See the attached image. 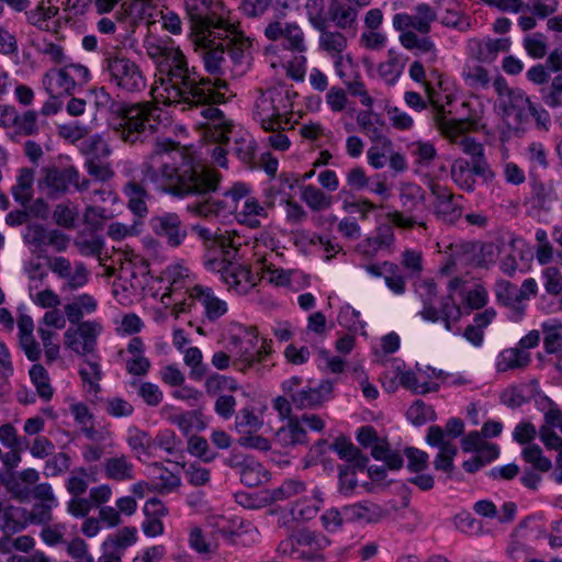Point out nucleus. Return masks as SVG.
Returning <instances> with one entry per match:
<instances>
[{
	"instance_id": "obj_1",
	"label": "nucleus",
	"mask_w": 562,
	"mask_h": 562,
	"mask_svg": "<svg viewBox=\"0 0 562 562\" xmlns=\"http://www.w3.org/2000/svg\"><path fill=\"white\" fill-rule=\"evenodd\" d=\"M156 22H148V33L143 46L146 55L156 65V79L151 86V95L157 103L184 104L189 108L203 106L201 115L206 139L217 143L211 150V156L218 166L226 168V150L221 144L226 143L232 133V123L223 112L215 106L224 95L221 89L226 83L218 79L202 78L190 68L188 60L178 46L169 37H160L155 33Z\"/></svg>"
},
{
	"instance_id": "obj_2",
	"label": "nucleus",
	"mask_w": 562,
	"mask_h": 562,
	"mask_svg": "<svg viewBox=\"0 0 562 562\" xmlns=\"http://www.w3.org/2000/svg\"><path fill=\"white\" fill-rule=\"evenodd\" d=\"M140 175L143 182L176 198L206 195L216 191L221 181L216 170L196 165L188 149L165 142H157L145 157Z\"/></svg>"
},
{
	"instance_id": "obj_3",
	"label": "nucleus",
	"mask_w": 562,
	"mask_h": 562,
	"mask_svg": "<svg viewBox=\"0 0 562 562\" xmlns=\"http://www.w3.org/2000/svg\"><path fill=\"white\" fill-rule=\"evenodd\" d=\"M222 340L224 349L215 351L211 357V363L216 370L233 368L245 374L256 369L259 376L265 374L267 367L263 363L272 353V341L263 338L258 346L257 327L231 323L222 335Z\"/></svg>"
},
{
	"instance_id": "obj_4",
	"label": "nucleus",
	"mask_w": 562,
	"mask_h": 562,
	"mask_svg": "<svg viewBox=\"0 0 562 562\" xmlns=\"http://www.w3.org/2000/svg\"><path fill=\"white\" fill-rule=\"evenodd\" d=\"M193 231L203 240L206 249L221 254L222 258L214 257L206 265L211 270L221 273L222 280L231 290L238 294H246L257 284V276L252 274L247 267L231 262L243 244V238L236 231L212 232L199 225L194 226Z\"/></svg>"
},
{
	"instance_id": "obj_5",
	"label": "nucleus",
	"mask_w": 562,
	"mask_h": 562,
	"mask_svg": "<svg viewBox=\"0 0 562 562\" xmlns=\"http://www.w3.org/2000/svg\"><path fill=\"white\" fill-rule=\"evenodd\" d=\"M434 120L442 137L450 144L458 146L465 155L477 158L473 167H471L473 176H481L486 181L494 179V171L490 168L488 164L482 159L484 153L482 144L468 135L469 132H475L480 128V112L474 111L465 119H450L443 115V113H438L435 115Z\"/></svg>"
},
{
	"instance_id": "obj_6",
	"label": "nucleus",
	"mask_w": 562,
	"mask_h": 562,
	"mask_svg": "<svg viewBox=\"0 0 562 562\" xmlns=\"http://www.w3.org/2000/svg\"><path fill=\"white\" fill-rule=\"evenodd\" d=\"M159 112L160 110L151 102L125 105L111 120L109 128L125 144H143L157 132Z\"/></svg>"
},
{
	"instance_id": "obj_7",
	"label": "nucleus",
	"mask_w": 562,
	"mask_h": 562,
	"mask_svg": "<svg viewBox=\"0 0 562 562\" xmlns=\"http://www.w3.org/2000/svg\"><path fill=\"white\" fill-rule=\"evenodd\" d=\"M296 93L280 86L259 90L254 103L252 117L265 131L282 128L290 123L293 112V97Z\"/></svg>"
},
{
	"instance_id": "obj_8",
	"label": "nucleus",
	"mask_w": 562,
	"mask_h": 562,
	"mask_svg": "<svg viewBox=\"0 0 562 562\" xmlns=\"http://www.w3.org/2000/svg\"><path fill=\"white\" fill-rule=\"evenodd\" d=\"M104 69L110 82L126 93H138L147 86L142 67L122 52L116 49L104 53Z\"/></svg>"
},
{
	"instance_id": "obj_9",
	"label": "nucleus",
	"mask_w": 562,
	"mask_h": 562,
	"mask_svg": "<svg viewBox=\"0 0 562 562\" xmlns=\"http://www.w3.org/2000/svg\"><path fill=\"white\" fill-rule=\"evenodd\" d=\"M398 199L402 211H393L386 214L391 224L398 228L412 229L415 226L427 228L423 214L427 212L426 192L419 186L406 182L400 186Z\"/></svg>"
},
{
	"instance_id": "obj_10",
	"label": "nucleus",
	"mask_w": 562,
	"mask_h": 562,
	"mask_svg": "<svg viewBox=\"0 0 562 562\" xmlns=\"http://www.w3.org/2000/svg\"><path fill=\"white\" fill-rule=\"evenodd\" d=\"M41 172L38 188L49 198H59L66 194L70 187L77 191H85L89 188L90 181L87 178H81L78 169L74 166L45 167Z\"/></svg>"
},
{
	"instance_id": "obj_11",
	"label": "nucleus",
	"mask_w": 562,
	"mask_h": 562,
	"mask_svg": "<svg viewBox=\"0 0 562 562\" xmlns=\"http://www.w3.org/2000/svg\"><path fill=\"white\" fill-rule=\"evenodd\" d=\"M90 79L89 69L80 64H67L52 68L43 76L42 83L49 95L71 94L76 86H82Z\"/></svg>"
},
{
	"instance_id": "obj_12",
	"label": "nucleus",
	"mask_w": 562,
	"mask_h": 562,
	"mask_svg": "<svg viewBox=\"0 0 562 562\" xmlns=\"http://www.w3.org/2000/svg\"><path fill=\"white\" fill-rule=\"evenodd\" d=\"M221 31L211 29L195 34V49L200 53L205 69L212 75L223 72L225 49L232 43L229 38H223Z\"/></svg>"
},
{
	"instance_id": "obj_13",
	"label": "nucleus",
	"mask_w": 562,
	"mask_h": 562,
	"mask_svg": "<svg viewBox=\"0 0 562 562\" xmlns=\"http://www.w3.org/2000/svg\"><path fill=\"white\" fill-rule=\"evenodd\" d=\"M188 300L189 301H183L175 305L173 313L176 315L201 307L203 310L204 317L209 322H215L224 316L228 311L227 303L217 297L213 290L207 286L194 285L189 290Z\"/></svg>"
},
{
	"instance_id": "obj_14",
	"label": "nucleus",
	"mask_w": 562,
	"mask_h": 562,
	"mask_svg": "<svg viewBox=\"0 0 562 562\" xmlns=\"http://www.w3.org/2000/svg\"><path fill=\"white\" fill-rule=\"evenodd\" d=\"M76 325L64 333L65 348L79 356L92 353L95 350L98 337L103 329L102 325L95 321H86Z\"/></svg>"
},
{
	"instance_id": "obj_15",
	"label": "nucleus",
	"mask_w": 562,
	"mask_h": 562,
	"mask_svg": "<svg viewBox=\"0 0 562 562\" xmlns=\"http://www.w3.org/2000/svg\"><path fill=\"white\" fill-rule=\"evenodd\" d=\"M186 10L193 22L195 34L200 31L223 30L232 31L231 22L222 16H216L210 11L211 0H184Z\"/></svg>"
},
{
	"instance_id": "obj_16",
	"label": "nucleus",
	"mask_w": 562,
	"mask_h": 562,
	"mask_svg": "<svg viewBox=\"0 0 562 562\" xmlns=\"http://www.w3.org/2000/svg\"><path fill=\"white\" fill-rule=\"evenodd\" d=\"M493 87L498 95L499 106L507 116L514 115L516 120L521 121L526 115L528 108H531V101L520 89L508 87L503 77H497Z\"/></svg>"
},
{
	"instance_id": "obj_17",
	"label": "nucleus",
	"mask_w": 562,
	"mask_h": 562,
	"mask_svg": "<svg viewBox=\"0 0 562 562\" xmlns=\"http://www.w3.org/2000/svg\"><path fill=\"white\" fill-rule=\"evenodd\" d=\"M149 226L154 234L164 238L170 247H179L187 238L188 232L180 216L173 212H165L153 216Z\"/></svg>"
},
{
	"instance_id": "obj_18",
	"label": "nucleus",
	"mask_w": 562,
	"mask_h": 562,
	"mask_svg": "<svg viewBox=\"0 0 562 562\" xmlns=\"http://www.w3.org/2000/svg\"><path fill=\"white\" fill-rule=\"evenodd\" d=\"M265 35L270 41L282 40V45L293 53L306 52L304 33L296 23L272 21L266 26Z\"/></svg>"
},
{
	"instance_id": "obj_19",
	"label": "nucleus",
	"mask_w": 562,
	"mask_h": 562,
	"mask_svg": "<svg viewBox=\"0 0 562 562\" xmlns=\"http://www.w3.org/2000/svg\"><path fill=\"white\" fill-rule=\"evenodd\" d=\"M47 268L58 278L66 280V288L76 290L87 284L89 271L85 263L77 262L72 267L71 262L61 256H47Z\"/></svg>"
},
{
	"instance_id": "obj_20",
	"label": "nucleus",
	"mask_w": 562,
	"mask_h": 562,
	"mask_svg": "<svg viewBox=\"0 0 562 562\" xmlns=\"http://www.w3.org/2000/svg\"><path fill=\"white\" fill-rule=\"evenodd\" d=\"M426 441L430 446L439 448L434 465L437 470L450 473L453 469V459L457 456V447L446 439L443 430L438 426L428 428Z\"/></svg>"
},
{
	"instance_id": "obj_21",
	"label": "nucleus",
	"mask_w": 562,
	"mask_h": 562,
	"mask_svg": "<svg viewBox=\"0 0 562 562\" xmlns=\"http://www.w3.org/2000/svg\"><path fill=\"white\" fill-rule=\"evenodd\" d=\"M227 464L231 468H239L240 481L246 486L256 487L270 480V473L254 458L245 457L238 461V457L233 456Z\"/></svg>"
},
{
	"instance_id": "obj_22",
	"label": "nucleus",
	"mask_w": 562,
	"mask_h": 562,
	"mask_svg": "<svg viewBox=\"0 0 562 562\" xmlns=\"http://www.w3.org/2000/svg\"><path fill=\"white\" fill-rule=\"evenodd\" d=\"M510 47L509 38H471L467 43V49L471 57L477 61H493L498 53L507 52Z\"/></svg>"
},
{
	"instance_id": "obj_23",
	"label": "nucleus",
	"mask_w": 562,
	"mask_h": 562,
	"mask_svg": "<svg viewBox=\"0 0 562 562\" xmlns=\"http://www.w3.org/2000/svg\"><path fill=\"white\" fill-rule=\"evenodd\" d=\"M293 542L294 552L310 560L319 558L321 552L330 543L324 535L306 529L296 532Z\"/></svg>"
},
{
	"instance_id": "obj_24",
	"label": "nucleus",
	"mask_w": 562,
	"mask_h": 562,
	"mask_svg": "<svg viewBox=\"0 0 562 562\" xmlns=\"http://www.w3.org/2000/svg\"><path fill=\"white\" fill-rule=\"evenodd\" d=\"M334 384L329 380L322 381L317 387H306L291 396L296 408H316L322 406L331 395Z\"/></svg>"
},
{
	"instance_id": "obj_25",
	"label": "nucleus",
	"mask_w": 562,
	"mask_h": 562,
	"mask_svg": "<svg viewBox=\"0 0 562 562\" xmlns=\"http://www.w3.org/2000/svg\"><path fill=\"white\" fill-rule=\"evenodd\" d=\"M40 473L34 469H25L11 475L4 486L18 501L26 502L32 497V487L38 482Z\"/></svg>"
},
{
	"instance_id": "obj_26",
	"label": "nucleus",
	"mask_w": 562,
	"mask_h": 562,
	"mask_svg": "<svg viewBox=\"0 0 562 562\" xmlns=\"http://www.w3.org/2000/svg\"><path fill=\"white\" fill-rule=\"evenodd\" d=\"M408 57L396 48H390L386 59L378 65L376 71L386 85L393 86L404 72Z\"/></svg>"
},
{
	"instance_id": "obj_27",
	"label": "nucleus",
	"mask_w": 562,
	"mask_h": 562,
	"mask_svg": "<svg viewBox=\"0 0 562 562\" xmlns=\"http://www.w3.org/2000/svg\"><path fill=\"white\" fill-rule=\"evenodd\" d=\"M401 45L413 50L416 56H424L426 61L435 64L438 59V49L435 42L429 36H419L414 32H404L400 34Z\"/></svg>"
},
{
	"instance_id": "obj_28",
	"label": "nucleus",
	"mask_w": 562,
	"mask_h": 562,
	"mask_svg": "<svg viewBox=\"0 0 562 562\" xmlns=\"http://www.w3.org/2000/svg\"><path fill=\"white\" fill-rule=\"evenodd\" d=\"M477 246L473 243L461 241L449 247L447 262L441 268V272L449 274L457 268H465L474 263Z\"/></svg>"
},
{
	"instance_id": "obj_29",
	"label": "nucleus",
	"mask_w": 562,
	"mask_h": 562,
	"mask_svg": "<svg viewBox=\"0 0 562 562\" xmlns=\"http://www.w3.org/2000/svg\"><path fill=\"white\" fill-rule=\"evenodd\" d=\"M19 342L25 356L31 361H37L42 356L40 344L34 337V322L29 315H21L18 318Z\"/></svg>"
},
{
	"instance_id": "obj_30",
	"label": "nucleus",
	"mask_w": 562,
	"mask_h": 562,
	"mask_svg": "<svg viewBox=\"0 0 562 562\" xmlns=\"http://www.w3.org/2000/svg\"><path fill=\"white\" fill-rule=\"evenodd\" d=\"M97 308L98 300L91 294L82 293L65 304L64 313L70 324H78L86 315L93 314Z\"/></svg>"
},
{
	"instance_id": "obj_31",
	"label": "nucleus",
	"mask_w": 562,
	"mask_h": 562,
	"mask_svg": "<svg viewBox=\"0 0 562 562\" xmlns=\"http://www.w3.org/2000/svg\"><path fill=\"white\" fill-rule=\"evenodd\" d=\"M531 361L530 353L519 348L502 350L495 359V370L504 373L512 370L525 369Z\"/></svg>"
},
{
	"instance_id": "obj_32",
	"label": "nucleus",
	"mask_w": 562,
	"mask_h": 562,
	"mask_svg": "<svg viewBox=\"0 0 562 562\" xmlns=\"http://www.w3.org/2000/svg\"><path fill=\"white\" fill-rule=\"evenodd\" d=\"M123 193L127 199V207L132 213L139 217L147 215V200L149 199V193L143 183L136 180H130L123 187Z\"/></svg>"
},
{
	"instance_id": "obj_33",
	"label": "nucleus",
	"mask_w": 562,
	"mask_h": 562,
	"mask_svg": "<svg viewBox=\"0 0 562 562\" xmlns=\"http://www.w3.org/2000/svg\"><path fill=\"white\" fill-rule=\"evenodd\" d=\"M431 192L436 198L435 211L438 216L447 222H453L460 216V207L449 190L439 184H432Z\"/></svg>"
},
{
	"instance_id": "obj_34",
	"label": "nucleus",
	"mask_w": 562,
	"mask_h": 562,
	"mask_svg": "<svg viewBox=\"0 0 562 562\" xmlns=\"http://www.w3.org/2000/svg\"><path fill=\"white\" fill-rule=\"evenodd\" d=\"M103 472L112 481H131L134 479V464L126 456L117 454L103 461Z\"/></svg>"
},
{
	"instance_id": "obj_35",
	"label": "nucleus",
	"mask_w": 562,
	"mask_h": 562,
	"mask_svg": "<svg viewBox=\"0 0 562 562\" xmlns=\"http://www.w3.org/2000/svg\"><path fill=\"white\" fill-rule=\"evenodd\" d=\"M495 295L498 302L514 311V319L519 321L525 313V305L521 304L519 291L516 285L506 280H499L495 284Z\"/></svg>"
},
{
	"instance_id": "obj_36",
	"label": "nucleus",
	"mask_w": 562,
	"mask_h": 562,
	"mask_svg": "<svg viewBox=\"0 0 562 562\" xmlns=\"http://www.w3.org/2000/svg\"><path fill=\"white\" fill-rule=\"evenodd\" d=\"M396 379H398L400 384L416 393V394H427L429 392H434L437 390L438 385L428 381L427 379H422V369H417V371H404L397 368Z\"/></svg>"
},
{
	"instance_id": "obj_37",
	"label": "nucleus",
	"mask_w": 562,
	"mask_h": 562,
	"mask_svg": "<svg viewBox=\"0 0 562 562\" xmlns=\"http://www.w3.org/2000/svg\"><path fill=\"white\" fill-rule=\"evenodd\" d=\"M276 440L284 447L301 445L306 441V431L299 417L290 418L288 423L276 432Z\"/></svg>"
},
{
	"instance_id": "obj_38",
	"label": "nucleus",
	"mask_w": 562,
	"mask_h": 562,
	"mask_svg": "<svg viewBox=\"0 0 562 562\" xmlns=\"http://www.w3.org/2000/svg\"><path fill=\"white\" fill-rule=\"evenodd\" d=\"M328 20L333 21L340 30L351 29L357 24L358 9L350 3L335 0Z\"/></svg>"
},
{
	"instance_id": "obj_39",
	"label": "nucleus",
	"mask_w": 562,
	"mask_h": 562,
	"mask_svg": "<svg viewBox=\"0 0 562 562\" xmlns=\"http://www.w3.org/2000/svg\"><path fill=\"white\" fill-rule=\"evenodd\" d=\"M321 495L322 494L318 488H313L311 491L310 497L304 496L293 505L292 515L296 519L301 520H310L314 518L319 510L321 504L323 503Z\"/></svg>"
},
{
	"instance_id": "obj_40",
	"label": "nucleus",
	"mask_w": 562,
	"mask_h": 562,
	"mask_svg": "<svg viewBox=\"0 0 562 562\" xmlns=\"http://www.w3.org/2000/svg\"><path fill=\"white\" fill-rule=\"evenodd\" d=\"M34 170L22 168L19 170L16 182L12 187V195L21 205H26L33 198Z\"/></svg>"
},
{
	"instance_id": "obj_41",
	"label": "nucleus",
	"mask_w": 562,
	"mask_h": 562,
	"mask_svg": "<svg viewBox=\"0 0 562 562\" xmlns=\"http://www.w3.org/2000/svg\"><path fill=\"white\" fill-rule=\"evenodd\" d=\"M462 450L465 452L483 453L487 461H493L498 456V448L483 439V435L477 431L470 432L462 439Z\"/></svg>"
},
{
	"instance_id": "obj_42",
	"label": "nucleus",
	"mask_w": 562,
	"mask_h": 562,
	"mask_svg": "<svg viewBox=\"0 0 562 562\" xmlns=\"http://www.w3.org/2000/svg\"><path fill=\"white\" fill-rule=\"evenodd\" d=\"M318 31L321 32L319 48L329 57L344 53L347 49L348 40L340 31H330L326 26Z\"/></svg>"
},
{
	"instance_id": "obj_43",
	"label": "nucleus",
	"mask_w": 562,
	"mask_h": 562,
	"mask_svg": "<svg viewBox=\"0 0 562 562\" xmlns=\"http://www.w3.org/2000/svg\"><path fill=\"white\" fill-rule=\"evenodd\" d=\"M259 217H267L265 207L251 193L244 201V210L238 211L237 221L251 228L260 226Z\"/></svg>"
},
{
	"instance_id": "obj_44",
	"label": "nucleus",
	"mask_w": 562,
	"mask_h": 562,
	"mask_svg": "<svg viewBox=\"0 0 562 562\" xmlns=\"http://www.w3.org/2000/svg\"><path fill=\"white\" fill-rule=\"evenodd\" d=\"M465 85L472 89H485L490 86V71L477 63H467L461 72Z\"/></svg>"
},
{
	"instance_id": "obj_45",
	"label": "nucleus",
	"mask_w": 562,
	"mask_h": 562,
	"mask_svg": "<svg viewBox=\"0 0 562 562\" xmlns=\"http://www.w3.org/2000/svg\"><path fill=\"white\" fill-rule=\"evenodd\" d=\"M331 448L340 459L349 463L348 465L358 467L360 470L366 468L368 458L362 456L360 450L345 438H338Z\"/></svg>"
},
{
	"instance_id": "obj_46",
	"label": "nucleus",
	"mask_w": 562,
	"mask_h": 562,
	"mask_svg": "<svg viewBox=\"0 0 562 562\" xmlns=\"http://www.w3.org/2000/svg\"><path fill=\"white\" fill-rule=\"evenodd\" d=\"M29 524L30 519L25 508L11 506L3 512V522L1 528L7 535L16 533L25 529Z\"/></svg>"
},
{
	"instance_id": "obj_47",
	"label": "nucleus",
	"mask_w": 562,
	"mask_h": 562,
	"mask_svg": "<svg viewBox=\"0 0 562 562\" xmlns=\"http://www.w3.org/2000/svg\"><path fill=\"white\" fill-rule=\"evenodd\" d=\"M250 194V188L244 182L234 183L228 190L223 193L220 200L221 207L224 214H233L237 206L241 203L243 198Z\"/></svg>"
},
{
	"instance_id": "obj_48",
	"label": "nucleus",
	"mask_w": 562,
	"mask_h": 562,
	"mask_svg": "<svg viewBox=\"0 0 562 562\" xmlns=\"http://www.w3.org/2000/svg\"><path fill=\"white\" fill-rule=\"evenodd\" d=\"M232 31H221L223 38H229L232 43L226 47L228 55L236 65H243L248 58V44L241 38L234 23L231 22Z\"/></svg>"
},
{
	"instance_id": "obj_49",
	"label": "nucleus",
	"mask_w": 562,
	"mask_h": 562,
	"mask_svg": "<svg viewBox=\"0 0 562 562\" xmlns=\"http://www.w3.org/2000/svg\"><path fill=\"white\" fill-rule=\"evenodd\" d=\"M126 441L132 452H134L138 459H140L142 456H153V442L148 432L131 427L127 430Z\"/></svg>"
},
{
	"instance_id": "obj_50",
	"label": "nucleus",
	"mask_w": 562,
	"mask_h": 562,
	"mask_svg": "<svg viewBox=\"0 0 562 562\" xmlns=\"http://www.w3.org/2000/svg\"><path fill=\"white\" fill-rule=\"evenodd\" d=\"M544 335L543 345L548 353H555L562 349V322L550 319L541 325Z\"/></svg>"
},
{
	"instance_id": "obj_51",
	"label": "nucleus",
	"mask_w": 562,
	"mask_h": 562,
	"mask_svg": "<svg viewBox=\"0 0 562 562\" xmlns=\"http://www.w3.org/2000/svg\"><path fill=\"white\" fill-rule=\"evenodd\" d=\"M344 515L350 519L375 522L383 518L382 509L374 504H355L344 508Z\"/></svg>"
},
{
	"instance_id": "obj_52",
	"label": "nucleus",
	"mask_w": 562,
	"mask_h": 562,
	"mask_svg": "<svg viewBox=\"0 0 562 562\" xmlns=\"http://www.w3.org/2000/svg\"><path fill=\"white\" fill-rule=\"evenodd\" d=\"M161 0H124L122 9L124 13L134 21L149 19L153 16V10Z\"/></svg>"
},
{
	"instance_id": "obj_53",
	"label": "nucleus",
	"mask_w": 562,
	"mask_h": 562,
	"mask_svg": "<svg viewBox=\"0 0 562 562\" xmlns=\"http://www.w3.org/2000/svg\"><path fill=\"white\" fill-rule=\"evenodd\" d=\"M451 177L461 189L471 191L474 189L475 178L470 162L467 159L458 158L451 166Z\"/></svg>"
},
{
	"instance_id": "obj_54",
	"label": "nucleus",
	"mask_w": 562,
	"mask_h": 562,
	"mask_svg": "<svg viewBox=\"0 0 562 562\" xmlns=\"http://www.w3.org/2000/svg\"><path fill=\"white\" fill-rule=\"evenodd\" d=\"M189 546L201 555L211 557L217 550V542L201 528L193 527L189 532Z\"/></svg>"
},
{
	"instance_id": "obj_55",
	"label": "nucleus",
	"mask_w": 562,
	"mask_h": 562,
	"mask_svg": "<svg viewBox=\"0 0 562 562\" xmlns=\"http://www.w3.org/2000/svg\"><path fill=\"white\" fill-rule=\"evenodd\" d=\"M166 278L170 282V288L168 292L162 294L161 302L167 304L171 293L183 288L186 285V280L190 278V270L182 265H172L166 269Z\"/></svg>"
},
{
	"instance_id": "obj_56",
	"label": "nucleus",
	"mask_w": 562,
	"mask_h": 562,
	"mask_svg": "<svg viewBox=\"0 0 562 562\" xmlns=\"http://www.w3.org/2000/svg\"><path fill=\"white\" fill-rule=\"evenodd\" d=\"M301 199L313 211H322L328 209L333 199L314 186H304L301 189Z\"/></svg>"
},
{
	"instance_id": "obj_57",
	"label": "nucleus",
	"mask_w": 562,
	"mask_h": 562,
	"mask_svg": "<svg viewBox=\"0 0 562 562\" xmlns=\"http://www.w3.org/2000/svg\"><path fill=\"white\" fill-rule=\"evenodd\" d=\"M385 276L384 283L395 295H403L406 292V278L402 273L398 265L392 261H384Z\"/></svg>"
},
{
	"instance_id": "obj_58",
	"label": "nucleus",
	"mask_w": 562,
	"mask_h": 562,
	"mask_svg": "<svg viewBox=\"0 0 562 562\" xmlns=\"http://www.w3.org/2000/svg\"><path fill=\"white\" fill-rule=\"evenodd\" d=\"M186 210L189 214L203 218H213L224 214L218 199L192 202L187 205Z\"/></svg>"
},
{
	"instance_id": "obj_59",
	"label": "nucleus",
	"mask_w": 562,
	"mask_h": 562,
	"mask_svg": "<svg viewBox=\"0 0 562 562\" xmlns=\"http://www.w3.org/2000/svg\"><path fill=\"white\" fill-rule=\"evenodd\" d=\"M411 15L413 29L422 34H427L430 31L431 23L437 20L436 11L427 3L418 4Z\"/></svg>"
},
{
	"instance_id": "obj_60",
	"label": "nucleus",
	"mask_w": 562,
	"mask_h": 562,
	"mask_svg": "<svg viewBox=\"0 0 562 562\" xmlns=\"http://www.w3.org/2000/svg\"><path fill=\"white\" fill-rule=\"evenodd\" d=\"M138 537H137V529L135 527H123L117 532H115L113 536L109 537L108 540L104 542V547H111L114 550L123 553V551L136 543Z\"/></svg>"
},
{
	"instance_id": "obj_61",
	"label": "nucleus",
	"mask_w": 562,
	"mask_h": 562,
	"mask_svg": "<svg viewBox=\"0 0 562 562\" xmlns=\"http://www.w3.org/2000/svg\"><path fill=\"white\" fill-rule=\"evenodd\" d=\"M305 491V484L297 480H288L280 486L268 491L269 499L273 503L289 499Z\"/></svg>"
},
{
	"instance_id": "obj_62",
	"label": "nucleus",
	"mask_w": 562,
	"mask_h": 562,
	"mask_svg": "<svg viewBox=\"0 0 562 562\" xmlns=\"http://www.w3.org/2000/svg\"><path fill=\"white\" fill-rule=\"evenodd\" d=\"M80 375L89 393L95 395L100 392L102 370L98 362L86 361L85 366L80 369Z\"/></svg>"
},
{
	"instance_id": "obj_63",
	"label": "nucleus",
	"mask_w": 562,
	"mask_h": 562,
	"mask_svg": "<svg viewBox=\"0 0 562 562\" xmlns=\"http://www.w3.org/2000/svg\"><path fill=\"white\" fill-rule=\"evenodd\" d=\"M30 378L38 395L45 401L50 400L53 396V387L49 383L46 369L42 364H34L30 370Z\"/></svg>"
},
{
	"instance_id": "obj_64",
	"label": "nucleus",
	"mask_w": 562,
	"mask_h": 562,
	"mask_svg": "<svg viewBox=\"0 0 562 562\" xmlns=\"http://www.w3.org/2000/svg\"><path fill=\"white\" fill-rule=\"evenodd\" d=\"M82 151L98 159H106L112 155V147L102 135L94 134L82 143Z\"/></svg>"
}]
</instances>
